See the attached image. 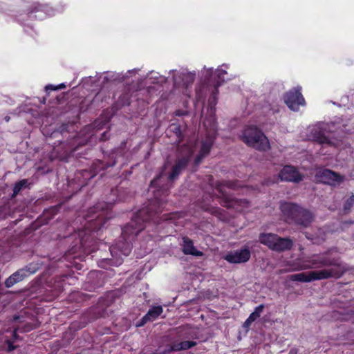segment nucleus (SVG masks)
<instances>
[{"label": "nucleus", "instance_id": "obj_1", "mask_svg": "<svg viewBox=\"0 0 354 354\" xmlns=\"http://www.w3.org/2000/svg\"><path fill=\"white\" fill-rule=\"evenodd\" d=\"M322 267H330V268L295 274L290 278L292 281L300 282H310L330 278L339 279L349 270L345 263L339 262L337 259L323 256L313 257L308 261V263L302 265L300 269H315Z\"/></svg>", "mask_w": 354, "mask_h": 354}, {"label": "nucleus", "instance_id": "obj_2", "mask_svg": "<svg viewBox=\"0 0 354 354\" xmlns=\"http://www.w3.org/2000/svg\"><path fill=\"white\" fill-rule=\"evenodd\" d=\"M183 149H185V154L176 160L168 177L165 178L162 173H161L151 182L150 189H154L152 192L154 194L156 203L159 205L158 208H155V204H150V205L153 207V209H158L161 212L160 206L162 205V202L158 198L160 196V192L165 193L169 189L171 186V182L179 176L181 171L187 167L189 162L190 158L193 154L192 149L187 145L182 146L180 150Z\"/></svg>", "mask_w": 354, "mask_h": 354}, {"label": "nucleus", "instance_id": "obj_3", "mask_svg": "<svg viewBox=\"0 0 354 354\" xmlns=\"http://www.w3.org/2000/svg\"><path fill=\"white\" fill-rule=\"evenodd\" d=\"M160 211L153 209L152 205L140 209L132 220L126 225L122 231V237L126 241L122 245H118L121 253L125 256L129 254L131 246V241L145 227V223L153 218Z\"/></svg>", "mask_w": 354, "mask_h": 354}, {"label": "nucleus", "instance_id": "obj_4", "mask_svg": "<svg viewBox=\"0 0 354 354\" xmlns=\"http://www.w3.org/2000/svg\"><path fill=\"white\" fill-rule=\"evenodd\" d=\"M280 209L288 223L307 227L314 221L315 215L312 212L295 203L282 202Z\"/></svg>", "mask_w": 354, "mask_h": 354}, {"label": "nucleus", "instance_id": "obj_5", "mask_svg": "<svg viewBox=\"0 0 354 354\" xmlns=\"http://www.w3.org/2000/svg\"><path fill=\"white\" fill-rule=\"evenodd\" d=\"M241 140L248 147L257 150L265 151L270 149L268 139L261 129L256 127H248L241 136Z\"/></svg>", "mask_w": 354, "mask_h": 354}, {"label": "nucleus", "instance_id": "obj_6", "mask_svg": "<svg viewBox=\"0 0 354 354\" xmlns=\"http://www.w3.org/2000/svg\"><path fill=\"white\" fill-rule=\"evenodd\" d=\"M334 125V123H319L311 128L310 131V135L319 144L335 146L337 145V140L330 138L326 136L327 133L333 131Z\"/></svg>", "mask_w": 354, "mask_h": 354}, {"label": "nucleus", "instance_id": "obj_7", "mask_svg": "<svg viewBox=\"0 0 354 354\" xmlns=\"http://www.w3.org/2000/svg\"><path fill=\"white\" fill-rule=\"evenodd\" d=\"M217 190L221 194L218 198L221 199V205L228 209H234L236 211H242L250 206V202L246 199H237L227 194L223 189L222 185H217Z\"/></svg>", "mask_w": 354, "mask_h": 354}, {"label": "nucleus", "instance_id": "obj_8", "mask_svg": "<svg viewBox=\"0 0 354 354\" xmlns=\"http://www.w3.org/2000/svg\"><path fill=\"white\" fill-rule=\"evenodd\" d=\"M109 205L105 203H100L91 209V213L97 214L94 219H91L90 227L93 230H100L106 222L104 211L109 208Z\"/></svg>", "mask_w": 354, "mask_h": 354}, {"label": "nucleus", "instance_id": "obj_9", "mask_svg": "<svg viewBox=\"0 0 354 354\" xmlns=\"http://www.w3.org/2000/svg\"><path fill=\"white\" fill-rule=\"evenodd\" d=\"M316 178L319 181L333 186L339 185L344 180V176L328 169L320 170Z\"/></svg>", "mask_w": 354, "mask_h": 354}, {"label": "nucleus", "instance_id": "obj_10", "mask_svg": "<svg viewBox=\"0 0 354 354\" xmlns=\"http://www.w3.org/2000/svg\"><path fill=\"white\" fill-rule=\"evenodd\" d=\"M300 90L301 88H294L286 93L284 96L285 103L291 110L297 111L300 105L305 104Z\"/></svg>", "mask_w": 354, "mask_h": 354}, {"label": "nucleus", "instance_id": "obj_11", "mask_svg": "<svg viewBox=\"0 0 354 354\" xmlns=\"http://www.w3.org/2000/svg\"><path fill=\"white\" fill-rule=\"evenodd\" d=\"M195 77L196 74L194 73L188 72L183 69L173 75L174 86L187 88L193 84Z\"/></svg>", "mask_w": 354, "mask_h": 354}, {"label": "nucleus", "instance_id": "obj_12", "mask_svg": "<svg viewBox=\"0 0 354 354\" xmlns=\"http://www.w3.org/2000/svg\"><path fill=\"white\" fill-rule=\"evenodd\" d=\"M250 258V251L245 248L239 250L230 252L227 254L224 259L231 263H241L247 262Z\"/></svg>", "mask_w": 354, "mask_h": 354}, {"label": "nucleus", "instance_id": "obj_13", "mask_svg": "<svg viewBox=\"0 0 354 354\" xmlns=\"http://www.w3.org/2000/svg\"><path fill=\"white\" fill-rule=\"evenodd\" d=\"M282 181L299 183L303 180V176L292 166H285L279 173Z\"/></svg>", "mask_w": 354, "mask_h": 354}, {"label": "nucleus", "instance_id": "obj_14", "mask_svg": "<svg viewBox=\"0 0 354 354\" xmlns=\"http://www.w3.org/2000/svg\"><path fill=\"white\" fill-rule=\"evenodd\" d=\"M196 345V342L194 341H183L179 343L174 344L168 346V348L159 351V354H168L172 351H180L189 349Z\"/></svg>", "mask_w": 354, "mask_h": 354}, {"label": "nucleus", "instance_id": "obj_15", "mask_svg": "<svg viewBox=\"0 0 354 354\" xmlns=\"http://www.w3.org/2000/svg\"><path fill=\"white\" fill-rule=\"evenodd\" d=\"M182 251L185 254H190L195 257H202L203 253L198 251L194 246L193 241L188 237L183 238Z\"/></svg>", "mask_w": 354, "mask_h": 354}, {"label": "nucleus", "instance_id": "obj_16", "mask_svg": "<svg viewBox=\"0 0 354 354\" xmlns=\"http://www.w3.org/2000/svg\"><path fill=\"white\" fill-rule=\"evenodd\" d=\"M212 143L213 141L209 138H207L204 141L202 142L200 152L195 159L196 165H199L201 160L209 154L212 146Z\"/></svg>", "mask_w": 354, "mask_h": 354}, {"label": "nucleus", "instance_id": "obj_17", "mask_svg": "<svg viewBox=\"0 0 354 354\" xmlns=\"http://www.w3.org/2000/svg\"><path fill=\"white\" fill-rule=\"evenodd\" d=\"M292 245H293V241L291 239L281 238L278 236L272 250L279 252H283L286 250H290L292 248Z\"/></svg>", "mask_w": 354, "mask_h": 354}, {"label": "nucleus", "instance_id": "obj_18", "mask_svg": "<svg viewBox=\"0 0 354 354\" xmlns=\"http://www.w3.org/2000/svg\"><path fill=\"white\" fill-rule=\"evenodd\" d=\"M278 235L275 234H261L259 241L261 243L267 245L270 249L273 250Z\"/></svg>", "mask_w": 354, "mask_h": 354}, {"label": "nucleus", "instance_id": "obj_19", "mask_svg": "<svg viewBox=\"0 0 354 354\" xmlns=\"http://www.w3.org/2000/svg\"><path fill=\"white\" fill-rule=\"evenodd\" d=\"M162 313V308L160 306H154L149 310L145 315L149 322L153 321Z\"/></svg>", "mask_w": 354, "mask_h": 354}, {"label": "nucleus", "instance_id": "obj_20", "mask_svg": "<svg viewBox=\"0 0 354 354\" xmlns=\"http://www.w3.org/2000/svg\"><path fill=\"white\" fill-rule=\"evenodd\" d=\"M28 185V181L27 179H23L17 182L13 187V193L12 194V198H15L17 195L21 192V190L24 188L27 187Z\"/></svg>", "mask_w": 354, "mask_h": 354}, {"label": "nucleus", "instance_id": "obj_21", "mask_svg": "<svg viewBox=\"0 0 354 354\" xmlns=\"http://www.w3.org/2000/svg\"><path fill=\"white\" fill-rule=\"evenodd\" d=\"M128 76L124 75L119 73H111L108 75L104 76L103 82H122L124 81Z\"/></svg>", "mask_w": 354, "mask_h": 354}, {"label": "nucleus", "instance_id": "obj_22", "mask_svg": "<svg viewBox=\"0 0 354 354\" xmlns=\"http://www.w3.org/2000/svg\"><path fill=\"white\" fill-rule=\"evenodd\" d=\"M190 327L188 325L181 326L175 328V331L179 337L187 338L189 336Z\"/></svg>", "mask_w": 354, "mask_h": 354}, {"label": "nucleus", "instance_id": "obj_23", "mask_svg": "<svg viewBox=\"0 0 354 354\" xmlns=\"http://www.w3.org/2000/svg\"><path fill=\"white\" fill-rule=\"evenodd\" d=\"M21 272H15L14 274H12L11 276H10L5 281V286L7 288H10L12 286H14L15 283H17V281L15 279V277L17 275L21 274Z\"/></svg>", "mask_w": 354, "mask_h": 354}, {"label": "nucleus", "instance_id": "obj_24", "mask_svg": "<svg viewBox=\"0 0 354 354\" xmlns=\"http://www.w3.org/2000/svg\"><path fill=\"white\" fill-rule=\"evenodd\" d=\"M227 73L226 71L222 68H218L216 70V75H217V87L221 84L222 82L225 81L224 75Z\"/></svg>", "mask_w": 354, "mask_h": 354}, {"label": "nucleus", "instance_id": "obj_25", "mask_svg": "<svg viewBox=\"0 0 354 354\" xmlns=\"http://www.w3.org/2000/svg\"><path fill=\"white\" fill-rule=\"evenodd\" d=\"M170 130L176 134L180 141L182 136L180 126L177 124H171L170 125Z\"/></svg>", "mask_w": 354, "mask_h": 354}, {"label": "nucleus", "instance_id": "obj_26", "mask_svg": "<svg viewBox=\"0 0 354 354\" xmlns=\"http://www.w3.org/2000/svg\"><path fill=\"white\" fill-rule=\"evenodd\" d=\"M119 103L121 106L130 104V95L128 93L122 94L119 98Z\"/></svg>", "mask_w": 354, "mask_h": 354}, {"label": "nucleus", "instance_id": "obj_27", "mask_svg": "<svg viewBox=\"0 0 354 354\" xmlns=\"http://www.w3.org/2000/svg\"><path fill=\"white\" fill-rule=\"evenodd\" d=\"M354 203V195H351L346 201L344 205L345 209H350Z\"/></svg>", "mask_w": 354, "mask_h": 354}, {"label": "nucleus", "instance_id": "obj_28", "mask_svg": "<svg viewBox=\"0 0 354 354\" xmlns=\"http://www.w3.org/2000/svg\"><path fill=\"white\" fill-rule=\"evenodd\" d=\"M17 272H21V274L16 276L15 279L17 281V283L19 281H21L27 276L28 271L25 269H21V270H18Z\"/></svg>", "mask_w": 354, "mask_h": 354}, {"label": "nucleus", "instance_id": "obj_29", "mask_svg": "<svg viewBox=\"0 0 354 354\" xmlns=\"http://www.w3.org/2000/svg\"><path fill=\"white\" fill-rule=\"evenodd\" d=\"M17 272H21V274L16 276L15 279L17 281V283L19 281H21L27 276L28 271L25 269H21V270H18Z\"/></svg>", "mask_w": 354, "mask_h": 354}, {"label": "nucleus", "instance_id": "obj_30", "mask_svg": "<svg viewBox=\"0 0 354 354\" xmlns=\"http://www.w3.org/2000/svg\"><path fill=\"white\" fill-rule=\"evenodd\" d=\"M223 185L225 187L232 189H236L239 187L237 185L236 182H232V181H226L224 183Z\"/></svg>", "mask_w": 354, "mask_h": 354}, {"label": "nucleus", "instance_id": "obj_31", "mask_svg": "<svg viewBox=\"0 0 354 354\" xmlns=\"http://www.w3.org/2000/svg\"><path fill=\"white\" fill-rule=\"evenodd\" d=\"M66 86L64 84H59V86H57V87L53 86V85H48L46 86V90H48V89H50V90H57V89H61V88H65Z\"/></svg>", "mask_w": 354, "mask_h": 354}, {"label": "nucleus", "instance_id": "obj_32", "mask_svg": "<svg viewBox=\"0 0 354 354\" xmlns=\"http://www.w3.org/2000/svg\"><path fill=\"white\" fill-rule=\"evenodd\" d=\"M215 93H213L212 96L209 98V102L211 106L216 104V93L218 91L217 87L215 88Z\"/></svg>", "mask_w": 354, "mask_h": 354}, {"label": "nucleus", "instance_id": "obj_33", "mask_svg": "<svg viewBox=\"0 0 354 354\" xmlns=\"http://www.w3.org/2000/svg\"><path fill=\"white\" fill-rule=\"evenodd\" d=\"M264 309V305L263 304H261L259 306H258L257 307H256L255 310H254V313H257V316H259L261 315V313L263 312Z\"/></svg>", "mask_w": 354, "mask_h": 354}, {"label": "nucleus", "instance_id": "obj_34", "mask_svg": "<svg viewBox=\"0 0 354 354\" xmlns=\"http://www.w3.org/2000/svg\"><path fill=\"white\" fill-rule=\"evenodd\" d=\"M149 320L146 319V317L144 316L136 324L137 326L140 327L144 326L146 323H147Z\"/></svg>", "mask_w": 354, "mask_h": 354}, {"label": "nucleus", "instance_id": "obj_35", "mask_svg": "<svg viewBox=\"0 0 354 354\" xmlns=\"http://www.w3.org/2000/svg\"><path fill=\"white\" fill-rule=\"evenodd\" d=\"M53 212H54V209H52V210H47L46 212H44V215H43V217H44V219H48V220H50L51 219V216H50V214L51 215V214L53 213Z\"/></svg>", "mask_w": 354, "mask_h": 354}, {"label": "nucleus", "instance_id": "obj_36", "mask_svg": "<svg viewBox=\"0 0 354 354\" xmlns=\"http://www.w3.org/2000/svg\"><path fill=\"white\" fill-rule=\"evenodd\" d=\"M259 317V316H257V313L253 312L252 313L250 316H249V319L250 320L252 321V322H254L255 320H257L258 318Z\"/></svg>", "mask_w": 354, "mask_h": 354}, {"label": "nucleus", "instance_id": "obj_37", "mask_svg": "<svg viewBox=\"0 0 354 354\" xmlns=\"http://www.w3.org/2000/svg\"><path fill=\"white\" fill-rule=\"evenodd\" d=\"M252 320H250L249 318H248V319L245 321V322L243 323V327H244V328H248V327H250V325L252 324Z\"/></svg>", "mask_w": 354, "mask_h": 354}, {"label": "nucleus", "instance_id": "obj_38", "mask_svg": "<svg viewBox=\"0 0 354 354\" xmlns=\"http://www.w3.org/2000/svg\"><path fill=\"white\" fill-rule=\"evenodd\" d=\"M8 351H12L15 348V346H14L10 341H8Z\"/></svg>", "mask_w": 354, "mask_h": 354}, {"label": "nucleus", "instance_id": "obj_39", "mask_svg": "<svg viewBox=\"0 0 354 354\" xmlns=\"http://www.w3.org/2000/svg\"><path fill=\"white\" fill-rule=\"evenodd\" d=\"M19 330V328H17L14 330L13 331V333H12V337L14 338V339H17L19 336L17 335V330Z\"/></svg>", "mask_w": 354, "mask_h": 354}, {"label": "nucleus", "instance_id": "obj_40", "mask_svg": "<svg viewBox=\"0 0 354 354\" xmlns=\"http://www.w3.org/2000/svg\"><path fill=\"white\" fill-rule=\"evenodd\" d=\"M185 114H186V113L185 111H176V115H179L180 116V115H184Z\"/></svg>", "mask_w": 354, "mask_h": 354}, {"label": "nucleus", "instance_id": "obj_41", "mask_svg": "<svg viewBox=\"0 0 354 354\" xmlns=\"http://www.w3.org/2000/svg\"><path fill=\"white\" fill-rule=\"evenodd\" d=\"M297 352H298L297 349L292 348V349L290 350L288 354H297Z\"/></svg>", "mask_w": 354, "mask_h": 354}, {"label": "nucleus", "instance_id": "obj_42", "mask_svg": "<svg viewBox=\"0 0 354 354\" xmlns=\"http://www.w3.org/2000/svg\"><path fill=\"white\" fill-rule=\"evenodd\" d=\"M32 329V327L28 324L26 326V329H24L23 331H28Z\"/></svg>", "mask_w": 354, "mask_h": 354}, {"label": "nucleus", "instance_id": "obj_43", "mask_svg": "<svg viewBox=\"0 0 354 354\" xmlns=\"http://www.w3.org/2000/svg\"><path fill=\"white\" fill-rule=\"evenodd\" d=\"M19 319H20V316H19V315H15L13 317V320L14 321H18V320H19Z\"/></svg>", "mask_w": 354, "mask_h": 354}, {"label": "nucleus", "instance_id": "obj_44", "mask_svg": "<svg viewBox=\"0 0 354 354\" xmlns=\"http://www.w3.org/2000/svg\"><path fill=\"white\" fill-rule=\"evenodd\" d=\"M4 120L6 121V122H9L10 120V117L8 116V115H6L5 118H4Z\"/></svg>", "mask_w": 354, "mask_h": 354}, {"label": "nucleus", "instance_id": "obj_45", "mask_svg": "<svg viewBox=\"0 0 354 354\" xmlns=\"http://www.w3.org/2000/svg\"><path fill=\"white\" fill-rule=\"evenodd\" d=\"M114 250H115V248H113V247H111L110 248V251H111V253L113 254V252H114Z\"/></svg>", "mask_w": 354, "mask_h": 354}, {"label": "nucleus", "instance_id": "obj_46", "mask_svg": "<svg viewBox=\"0 0 354 354\" xmlns=\"http://www.w3.org/2000/svg\"><path fill=\"white\" fill-rule=\"evenodd\" d=\"M207 73H208V74H209V75H210V74L212 73V68H209V69H207Z\"/></svg>", "mask_w": 354, "mask_h": 354}, {"label": "nucleus", "instance_id": "obj_47", "mask_svg": "<svg viewBox=\"0 0 354 354\" xmlns=\"http://www.w3.org/2000/svg\"><path fill=\"white\" fill-rule=\"evenodd\" d=\"M135 73V71H128V73H129V74H131V73Z\"/></svg>", "mask_w": 354, "mask_h": 354}]
</instances>
